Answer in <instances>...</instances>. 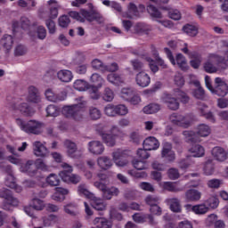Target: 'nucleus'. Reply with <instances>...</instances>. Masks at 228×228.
<instances>
[{"mask_svg":"<svg viewBox=\"0 0 228 228\" xmlns=\"http://www.w3.org/2000/svg\"><path fill=\"white\" fill-rule=\"evenodd\" d=\"M167 202L173 213H181V202L177 198L167 199Z\"/></svg>","mask_w":228,"mask_h":228,"instance_id":"34","label":"nucleus"},{"mask_svg":"<svg viewBox=\"0 0 228 228\" xmlns=\"http://www.w3.org/2000/svg\"><path fill=\"white\" fill-rule=\"evenodd\" d=\"M77 192L80 195H84V197H86V199H90L91 206L92 208H94V209H96V211H104V209H106V203H104V200H102V199L95 197V194L87 191L86 185H79Z\"/></svg>","mask_w":228,"mask_h":228,"instance_id":"7","label":"nucleus"},{"mask_svg":"<svg viewBox=\"0 0 228 228\" xmlns=\"http://www.w3.org/2000/svg\"><path fill=\"white\" fill-rule=\"evenodd\" d=\"M184 47L181 49L184 53V54H188L190 58L192 60L190 61L191 66L192 69H199L200 67V63L202 62V58L200 55L195 52L190 53V50H188V44H184Z\"/></svg>","mask_w":228,"mask_h":228,"instance_id":"17","label":"nucleus"},{"mask_svg":"<svg viewBox=\"0 0 228 228\" xmlns=\"http://www.w3.org/2000/svg\"><path fill=\"white\" fill-rule=\"evenodd\" d=\"M29 206L36 211H43L45 208V202L38 198H34L31 200Z\"/></svg>","mask_w":228,"mask_h":228,"instance_id":"39","label":"nucleus"},{"mask_svg":"<svg viewBox=\"0 0 228 228\" xmlns=\"http://www.w3.org/2000/svg\"><path fill=\"white\" fill-rule=\"evenodd\" d=\"M97 163L100 168H102V170H110V168L113 167V161L111 160V159L106 156L98 158Z\"/></svg>","mask_w":228,"mask_h":228,"instance_id":"31","label":"nucleus"},{"mask_svg":"<svg viewBox=\"0 0 228 228\" xmlns=\"http://www.w3.org/2000/svg\"><path fill=\"white\" fill-rule=\"evenodd\" d=\"M161 99L162 102L172 111H177L179 109L180 104L177 99L181 101L183 104H188V102H190V97H188L186 93L181 91V89L175 90L174 94H164Z\"/></svg>","mask_w":228,"mask_h":228,"instance_id":"1","label":"nucleus"},{"mask_svg":"<svg viewBox=\"0 0 228 228\" xmlns=\"http://www.w3.org/2000/svg\"><path fill=\"white\" fill-rule=\"evenodd\" d=\"M94 186L102 192V197L105 200H111L113 197H118V193H120L118 188L113 186L109 188L102 182H94Z\"/></svg>","mask_w":228,"mask_h":228,"instance_id":"11","label":"nucleus"},{"mask_svg":"<svg viewBox=\"0 0 228 228\" xmlns=\"http://www.w3.org/2000/svg\"><path fill=\"white\" fill-rule=\"evenodd\" d=\"M88 151L91 154H94L95 156H100L104 152V144L101 142V141H91L87 144Z\"/></svg>","mask_w":228,"mask_h":228,"instance_id":"23","label":"nucleus"},{"mask_svg":"<svg viewBox=\"0 0 228 228\" xmlns=\"http://www.w3.org/2000/svg\"><path fill=\"white\" fill-rule=\"evenodd\" d=\"M0 198L4 199L2 204V209H4L5 211H13L12 208L19 206V200L13 197V195H12L8 190L2 191Z\"/></svg>","mask_w":228,"mask_h":228,"instance_id":"14","label":"nucleus"},{"mask_svg":"<svg viewBox=\"0 0 228 228\" xmlns=\"http://www.w3.org/2000/svg\"><path fill=\"white\" fill-rule=\"evenodd\" d=\"M164 190H167V191H173L175 193H177L179 191H184V187H183L175 183L165 182L164 183Z\"/></svg>","mask_w":228,"mask_h":228,"instance_id":"37","label":"nucleus"},{"mask_svg":"<svg viewBox=\"0 0 228 228\" xmlns=\"http://www.w3.org/2000/svg\"><path fill=\"white\" fill-rule=\"evenodd\" d=\"M91 65L94 70H102V72H106V66H104L102 61L99 59L93 60Z\"/></svg>","mask_w":228,"mask_h":228,"instance_id":"59","label":"nucleus"},{"mask_svg":"<svg viewBox=\"0 0 228 228\" xmlns=\"http://www.w3.org/2000/svg\"><path fill=\"white\" fill-rule=\"evenodd\" d=\"M124 77L117 73H110L107 76V81L111 83V85H122L124 83Z\"/></svg>","mask_w":228,"mask_h":228,"instance_id":"40","label":"nucleus"},{"mask_svg":"<svg viewBox=\"0 0 228 228\" xmlns=\"http://www.w3.org/2000/svg\"><path fill=\"white\" fill-rule=\"evenodd\" d=\"M47 117H58L60 115V109L56 105L50 104L45 109Z\"/></svg>","mask_w":228,"mask_h":228,"instance_id":"58","label":"nucleus"},{"mask_svg":"<svg viewBox=\"0 0 228 228\" xmlns=\"http://www.w3.org/2000/svg\"><path fill=\"white\" fill-rule=\"evenodd\" d=\"M159 197L149 195L145 199L146 204L152 208L153 206H156L157 204H159Z\"/></svg>","mask_w":228,"mask_h":228,"instance_id":"64","label":"nucleus"},{"mask_svg":"<svg viewBox=\"0 0 228 228\" xmlns=\"http://www.w3.org/2000/svg\"><path fill=\"white\" fill-rule=\"evenodd\" d=\"M88 116H89V118H91V120H99V118L102 117V113L101 112V110L92 106V107H89Z\"/></svg>","mask_w":228,"mask_h":228,"instance_id":"46","label":"nucleus"},{"mask_svg":"<svg viewBox=\"0 0 228 228\" xmlns=\"http://www.w3.org/2000/svg\"><path fill=\"white\" fill-rule=\"evenodd\" d=\"M147 10H148V13H150L151 17H154L155 19H161L162 17L161 12L158 11V8H156L154 5L150 4L147 7Z\"/></svg>","mask_w":228,"mask_h":228,"instance_id":"62","label":"nucleus"},{"mask_svg":"<svg viewBox=\"0 0 228 228\" xmlns=\"http://www.w3.org/2000/svg\"><path fill=\"white\" fill-rule=\"evenodd\" d=\"M89 97L93 99V101H99L101 99V87H95V86H89Z\"/></svg>","mask_w":228,"mask_h":228,"instance_id":"49","label":"nucleus"},{"mask_svg":"<svg viewBox=\"0 0 228 228\" xmlns=\"http://www.w3.org/2000/svg\"><path fill=\"white\" fill-rule=\"evenodd\" d=\"M86 108V102L83 98L79 99V102L73 105L64 106L62 113L68 118H74V120H81L83 118V111Z\"/></svg>","mask_w":228,"mask_h":228,"instance_id":"5","label":"nucleus"},{"mask_svg":"<svg viewBox=\"0 0 228 228\" xmlns=\"http://www.w3.org/2000/svg\"><path fill=\"white\" fill-rule=\"evenodd\" d=\"M46 183L49 186H59L60 185V176L56 174H50L46 177Z\"/></svg>","mask_w":228,"mask_h":228,"instance_id":"55","label":"nucleus"},{"mask_svg":"<svg viewBox=\"0 0 228 228\" xmlns=\"http://www.w3.org/2000/svg\"><path fill=\"white\" fill-rule=\"evenodd\" d=\"M161 110V107L158 103H150L143 107L142 111L146 115H152L153 113H158Z\"/></svg>","mask_w":228,"mask_h":228,"instance_id":"43","label":"nucleus"},{"mask_svg":"<svg viewBox=\"0 0 228 228\" xmlns=\"http://www.w3.org/2000/svg\"><path fill=\"white\" fill-rule=\"evenodd\" d=\"M129 154L127 151L118 149L112 152V160L116 167H124L129 165Z\"/></svg>","mask_w":228,"mask_h":228,"instance_id":"15","label":"nucleus"},{"mask_svg":"<svg viewBox=\"0 0 228 228\" xmlns=\"http://www.w3.org/2000/svg\"><path fill=\"white\" fill-rule=\"evenodd\" d=\"M164 53L167 58L169 59L170 63L174 65V67L177 65V67L183 72H186V70L190 69V67L188 66V61H186V57H184V55H183L182 53L176 54L175 59L170 49L164 48Z\"/></svg>","mask_w":228,"mask_h":228,"instance_id":"10","label":"nucleus"},{"mask_svg":"<svg viewBox=\"0 0 228 228\" xmlns=\"http://www.w3.org/2000/svg\"><path fill=\"white\" fill-rule=\"evenodd\" d=\"M140 12H138V8L133 3H130L128 5V11L123 13V17L126 19H134V17H139Z\"/></svg>","mask_w":228,"mask_h":228,"instance_id":"35","label":"nucleus"},{"mask_svg":"<svg viewBox=\"0 0 228 228\" xmlns=\"http://www.w3.org/2000/svg\"><path fill=\"white\" fill-rule=\"evenodd\" d=\"M161 158L172 163L175 161V152L172 151V143L164 142L162 144Z\"/></svg>","mask_w":228,"mask_h":228,"instance_id":"18","label":"nucleus"},{"mask_svg":"<svg viewBox=\"0 0 228 228\" xmlns=\"http://www.w3.org/2000/svg\"><path fill=\"white\" fill-rule=\"evenodd\" d=\"M16 124L21 131L28 134H40L42 133V123L35 119L26 122L22 118H16Z\"/></svg>","mask_w":228,"mask_h":228,"instance_id":"6","label":"nucleus"},{"mask_svg":"<svg viewBox=\"0 0 228 228\" xmlns=\"http://www.w3.org/2000/svg\"><path fill=\"white\" fill-rule=\"evenodd\" d=\"M183 134L186 138L187 142H199L197 134L198 136L206 138L208 134H211V127L206 124H200L196 127V134L193 131H184Z\"/></svg>","mask_w":228,"mask_h":228,"instance_id":"8","label":"nucleus"},{"mask_svg":"<svg viewBox=\"0 0 228 228\" xmlns=\"http://www.w3.org/2000/svg\"><path fill=\"white\" fill-rule=\"evenodd\" d=\"M15 111H20L23 117H33L35 115V109L28 102H21L14 106Z\"/></svg>","mask_w":228,"mask_h":228,"instance_id":"22","label":"nucleus"},{"mask_svg":"<svg viewBox=\"0 0 228 228\" xmlns=\"http://www.w3.org/2000/svg\"><path fill=\"white\" fill-rule=\"evenodd\" d=\"M192 213H195V215H206V213H209V207H208L206 203L194 205Z\"/></svg>","mask_w":228,"mask_h":228,"instance_id":"44","label":"nucleus"},{"mask_svg":"<svg viewBox=\"0 0 228 228\" xmlns=\"http://www.w3.org/2000/svg\"><path fill=\"white\" fill-rule=\"evenodd\" d=\"M27 101L33 104H40L42 102V96L38 89L33 86H30L28 89Z\"/></svg>","mask_w":228,"mask_h":228,"instance_id":"19","label":"nucleus"},{"mask_svg":"<svg viewBox=\"0 0 228 228\" xmlns=\"http://www.w3.org/2000/svg\"><path fill=\"white\" fill-rule=\"evenodd\" d=\"M103 112L107 117H117V105L109 103L104 109Z\"/></svg>","mask_w":228,"mask_h":228,"instance_id":"51","label":"nucleus"},{"mask_svg":"<svg viewBox=\"0 0 228 228\" xmlns=\"http://www.w3.org/2000/svg\"><path fill=\"white\" fill-rule=\"evenodd\" d=\"M191 116L183 115L179 113H173L169 116V121L174 126H178L179 127H190L192 122Z\"/></svg>","mask_w":228,"mask_h":228,"instance_id":"13","label":"nucleus"},{"mask_svg":"<svg viewBox=\"0 0 228 228\" xmlns=\"http://www.w3.org/2000/svg\"><path fill=\"white\" fill-rule=\"evenodd\" d=\"M134 92L135 91L133 88L124 87L121 89L120 97L124 99V101H129L131 100V97L134 95Z\"/></svg>","mask_w":228,"mask_h":228,"instance_id":"50","label":"nucleus"},{"mask_svg":"<svg viewBox=\"0 0 228 228\" xmlns=\"http://www.w3.org/2000/svg\"><path fill=\"white\" fill-rule=\"evenodd\" d=\"M37 170H42L43 172H51V166L46 165L45 161L42 159H37L36 160Z\"/></svg>","mask_w":228,"mask_h":228,"instance_id":"56","label":"nucleus"},{"mask_svg":"<svg viewBox=\"0 0 228 228\" xmlns=\"http://www.w3.org/2000/svg\"><path fill=\"white\" fill-rule=\"evenodd\" d=\"M61 167L63 168V171H61L59 175L64 183L71 184L81 183V177L78 175L72 174V172H74L72 166L68 163H62Z\"/></svg>","mask_w":228,"mask_h":228,"instance_id":"9","label":"nucleus"},{"mask_svg":"<svg viewBox=\"0 0 228 228\" xmlns=\"http://www.w3.org/2000/svg\"><path fill=\"white\" fill-rule=\"evenodd\" d=\"M220 63L225 67L228 66V45L224 57L216 53H209L204 63V69L208 74H215L218 70Z\"/></svg>","mask_w":228,"mask_h":228,"instance_id":"3","label":"nucleus"},{"mask_svg":"<svg viewBox=\"0 0 228 228\" xmlns=\"http://www.w3.org/2000/svg\"><path fill=\"white\" fill-rule=\"evenodd\" d=\"M204 203L207 205V208H208L209 211L210 209H216L220 204V201L216 196H211L207 200H205Z\"/></svg>","mask_w":228,"mask_h":228,"instance_id":"47","label":"nucleus"},{"mask_svg":"<svg viewBox=\"0 0 228 228\" xmlns=\"http://www.w3.org/2000/svg\"><path fill=\"white\" fill-rule=\"evenodd\" d=\"M215 84L216 86L213 88L211 93L218 95L219 97H225L228 94V86L225 81L220 77H216Z\"/></svg>","mask_w":228,"mask_h":228,"instance_id":"16","label":"nucleus"},{"mask_svg":"<svg viewBox=\"0 0 228 228\" xmlns=\"http://www.w3.org/2000/svg\"><path fill=\"white\" fill-rule=\"evenodd\" d=\"M133 167H135L136 170H147V168H149V164H147L145 161L134 159Z\"/></svg>","mask_w":228,"mask_h":228,"instance_id":"61","label":"nucleus"},{"mask_svg":"<svg viewBox=\"0 0 228 228\" xmlns=\"http://www.w3.org/2000/svg\"><path fill=\"white\" fill-rule=\"evenodd\" d=\"M136 33H143L144 35H149L152 31V27L145 23H137L135 26Z\"/></svg>","mask_w":228,"mask_h":228,"instance_id":"48","label":"nucleus"},{"mask_svg":"<svg viewBox=\"0 0 228 228\" xmlns=\"http://www.w3.org/2000/svg\"><path fill=\"white\" fill-rule=\"evenodd\" d=\"M73 87L78 92H86L90 88V84L83 79H77L74 82Z\"/></svg>","mask_w":228,"mask_h":228,"instance_id":"42","label":"nucleus"},{"mask_svg":"<svg viewBox=\"0 0 228 228\" xmlns=\"http://www.w3.org/2000/svg\"><path fill=\"white\" fill-rule=\"evenodd\" d=\"M202 193L195 189H190L185 192V198L188 202H197L200 200Z\"/></svg>","mask_w":228,"mask_h":228,"instance_id":"29","label":"nucleus"},{"mask_svg":"<svg viewBox=\"0 0 228 228\" xmlns=\"http://www.w3.org/2000/svg\"><path fill=\"white\" fill-rule=\"evenodd\" d=\"M96 131L102 136V140L107 147H115L117 136L120 133L118 126H112L110 128L108 125L100 124L96 126Z\"/></svg>","mask_w":228,"mask_h":228,"instance_id":"2","label":"nucleus"},{"mask_svg":"<svg viewBox=\"0 0 228 228\" xmlns=\"http://www.w3.org/2000/svg\"><path fill=\"white\" fill-rule=\"evenodd\" d=\"M129 113V109L124 104L116 105V116L119 115L124 117Z\"/></svg>","mask_w":228,"mask_h":228,"instance_id":"63","label":"nucleus"},{"mask_svg":"<svg viewBox=\"0 0 228 228\" xmlns=\"http://www.w3.org/2000/svg\"><path fill=\"white\" fill-rule=\"evenodd\" d=\"M20 171L30 176L37 175V161L28 160L25 164L22 163L20 167Z\"/></svg>","mask_w":228,"mask_h":228,"instance_id":"21","label":"nucleus"},{"mask_svg":"<svg viewBox=\"0 0 228 228\" xmlns=\"http://www.w3.org/2000/svg\"><path fill=\"white\" fill-rule=\"evenodd\" d=\"M102 99L105 102H113V99H115V92L110 87H105L102 94Z\"/></svg>","mask_w":228,"mask_h":228,"instance_id":"41","label":"nucleus"},{"mask_svg":"<svg viewBox=\"0 0 228 228\" xmlns=\"http://www.w3.org/2000/svg\"><path fill=\"white\" fill-rule=\"evenodd\" d=\"M69 17L72 19H76V20H79L80 22H97V24H102L104 22V18L99 12L97 11H86L85 9H81L79 12L76 11H71L69 12Z\"/></svg>","mask_w":228,"mask_h":228,"instance_id":"4","label":"nucleus"},{"mask_svg":"<svg viewBox=\"0 0 228 228\" xmlns=\"http://www.w3.org/2000/svg\"><path fill=\"white\" fill-rule=\"evenodd\" d=\"M57 77L62 83H70L72 81V71L69 69H61L57 73Z\"/></svg>","mask_w":228,"mask_h":228,"instance_id":"33","label":"nucleus"},{"mask_svg":"<svg viewBox=\"0 0 228 228\" xmlns=\"http://www.w3.org/2000/svg\"><path fill=\"white\" fill-rule=\"evenodd\" d=\"M64 147L68 158H71V159H81V158H83L85 150L77 149V144H76V142L67 140L64 142Z\"/></svg>","mask_w":228,"mask_h":228,"instance_id":"12","label":"nucleus"},{"mask_svg":"<svg viewBox=\"0 0 228 228\" xmlns=\"http://www.w3.org/2000/svg\"><path fill=\"white\" fill-rule=\"evenodd\" d=\"M135 81L138 86H141L142 88H146V86H149V85H151V77L144 71H141L136 75Z\"/></svg>","mask_w":228,"mask_h":228,"instance_id":"24","label":"nucleus"},{"mask_svg":"<svg viewBox=\"0 0 228 228\" xmlns=\"http://www.w3.org/2000/svg\"><path fill=\"white\" fill-rule=\"evenodd\" d=\"M222 184H224V181L216 178L208 180L207 183L208 187L214 190H218Z\"/></svg>","mask_w":228,"mask_h":228,"instance_id":"60","label":"nucleus"},{"mask_svg":"<svg viewBox=\"0 0 228 228\" xmlns=\"http://www.w3.org/2000/svg\"><path fill=\"white\" fill-rule=\"evenodd\" d=\"M142 145L145 151H157L159 149V141L154 136H150L143 141Z\"/></svg>","mask_w":228,"mask_h":228,"instance_id":"25","label":"nucleus"},{"mask_svg":"<svg viewBox=\"0 0 228 228\" xmlns=\"http://www.w3.org/2000/svg\"><path fill=\"white\" fill-rule=\"evenodd\" d=\"M183 29L186 35H189V37H197L199 34V28L195 25L187 24L183 28Z\"/></svg>","mask_w":228,"mask_h":228,"instance_id":"52","label":"nucleus"},{"mask_svg":"<svg viewBox=\"0 0 228 228\" xmlns=\"http://www.w3.org/2000/svg\"><path fill=\"white\" fill-rule=\"evenodd\" d=\"M0 44L5 51H11L12 47H13V37L11 35H4L2 37Z\"/></svg>","mask_w":228,"mask_h":228,"instance_id":"38","label":"nucleus"},{"mask_svg":"<svg viewBox=\"0 0 228 228\" xmlns=\"http://www.w3.org/2000/svg\"><path fill=\"white\" fill-rule=\"evenodd\" d=\"M33 153L37 158H47L49 156V150L44 143L36 141L33 142Z\"/></svg>","mask_w":228,"mask_h":228,"instance_id":"20","label":"nucleus"},{"mask_svg":"<svg viewBox=\"0 0 228 228\" xmlns=\"http://www.w3.org/2000/svg\"><path fill=\"white\" fill-rule=\"evenodd\" d=\"M91 83H94L95 85L94 86L97 88H102L104 86V78L98 73H94L90 77Z\"/></svg>","mask_w":228,"mask_h":228,"instance_id":"45","label":"nucleus"},{"mask_svg":"<svg viewBox=\"0 0 228 228\" xmlns=\"http://www.w3.org/2000/svg\"><path fill=\"white\" fill-rule=\"evenodd\" d=\"M205 175H213L215 172V166L213 165V159H208L203 167Z\"/></svg>","mask_w":228,"mask_h":228,"instance_id":"53","label":"nucleus"},{"mask_svg":"<svg viewBox=\"0 0 228 228\" xmlns=\"http://www.w3.org/2000/svg\"><path fill=\"white\" fill-rule=\"evenodd\" d=\"M212 156L216 161H225L227 159V151L222 147H215L212 150Z\"/></svg>","mask_w":228,"mask_h":228,"instance_id":"28","label":"nucleus"},{"mask_svg":"<svg viewBox=\"0 0 228 228\" xmlns=\"http://www.w3.org/2000/svg\"><path fill=\"white\" fill-rule=\"evenodd\" d=\"M5 186L13 190L16 193H20L22 191V187L17 184L15 176L13 175H7L4 182Z\"/></svg>","mask_w":228,"mask_h":228,"instance_id":"26","label":"nucleus"},{"mask_svg":"<svg viewBox=\"0 0 228 228\" xmlns=\"http://www.w3.org/2000/svg\"><path fill=\"white\" fill-rule=\"evenodd\" d=\"M58 222V216L49 215L43 218V224L45 227H51V225H54Z\"/></svg>","mask_w":228,"mask_h":228,"instance_id":"54","label":"nucleus"},{"mask_svg":"<svg viewBox=\"0 0 228 228\" xmlns=\"http://www.w3.org/2000/svg\"><path fill=\"white\" fill-rule=\"evenodd\" d=\"M133 220H134L137 224H142L145 222V220H148L151 225H156V224H158L156 221H154V216H152V215L151 214L144 216H142L140 214H134L133 216Z\"/></svg>","mask_w":228,"mask_h":228,"instance_id":"27","label":"nucleus"},{"mask_svg":"<svg viewBox=\"0 0 228 228\" xmlns=\"http://www.w3.org/2000/svg\"><path fill=\"white\" fill-rule=\"evenodd\" d=\"M194 86H196V89L192 92L193 97L204 101V99H206V92L204 91V88L200 86V82L194 81Z\"/></svg>","mask_w":228,"mask_h":228,"instance_id":"32","label":"nucleus"},{"mask_svg":"<svg viewBox=\"0 0 228 228\" xmlns=\"http://www.w3.org/2000/svg\"><path fill=\"white\" fill-rule=\"evenodd\" d=\"M190 154H191L192 158H202L206 154V150L200 144H193L189 149Z\"/></svg>","mask_w":228,"mask_h":228,"instance_id":"30","label":"nucleus"},{"mask_svg":"<svg viewBox=\"0 0 228 228\" xmlns=\"http://www.w3.org/2000/svg\"><path fill=\"white\" fill-rule=\"evenodd\" d=\"M64 211L67 215H70V216H76L77 215V205L74 203H69L64 206Z\"/></svg>","mask_w":228,"mask_h":228,"instance_id":"57","label":"nucleus"},{"mask_svg":"<svg viewBox=\"0 0 228 228\" xmlns=\"http://www.w3.org/2000/svg\"><path fill=\"white\" fill-rule=\"evenodd\" d=\"M40 19H56L58 17V7L52 6L50 7L49 12H42L39 14Z\"/></svg>","mask_w":228,"mask_h":228,"instance_id":"36","label":"nucleus"}]
</instances>
